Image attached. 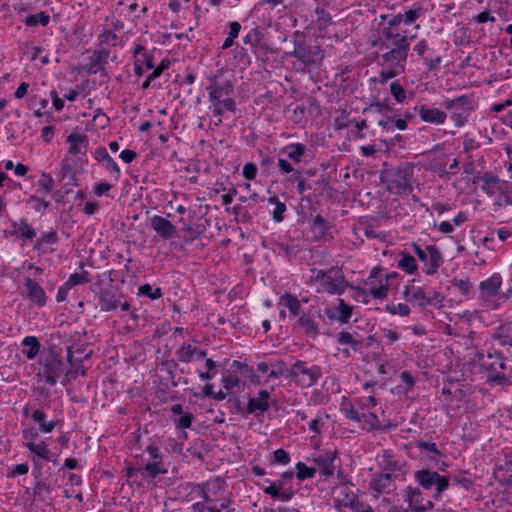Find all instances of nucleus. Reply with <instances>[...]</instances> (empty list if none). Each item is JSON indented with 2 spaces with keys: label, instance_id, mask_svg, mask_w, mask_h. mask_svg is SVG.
<instances>
[{
  "label": "nucleus",
  "instance_id": "473e14b6",
  "mask_svg": "<svg viewBox=\"0 0 512 512\" xmlns=\"http://www.w3.org/2000/svg\"><path fill=\"white\" fill-rule=\"evenodd\" d=\"M24 447L34 454L32 457H35L38 463H40L39 458L46 461H51V453L45 441H41L40 443L24 442Z\"/></svg>",
  "mask_w": 512,
  "mask_h": 512
},
{
  "label": "nucleus",
  "instance_id": "9d476101",
  "mask_svg": "<svg viewBox=\"0 0 512 512\" xmlns=\"http://www.w3.org/2000/svg\"><path fill=\"white\" fill-rule=\"evenodd\" d=\"M488 361L481 362V368L487 370L488 380L496 384H502L506 380L504 371L506 370L507 357L501 351L495 350L493 353L488 352Z\"/></svg>",
  "mask_w": 512,
  "mask_h": 512
},
{
  "label": "nucleus",
  "instance_id": "20e7f679",
  "mask_svg": "<svg viewBox=\"0 0 512 512\" xmlns=\"http://www.w3.org/2000/svg\"><path fill=\"white\" fill-rule=\"evenodd\" d=\"M442 106L450 113V119L456 128H461L468 121L470 114L475 110V102L472 94L460 95L453 99L445 98Z\"/></svg>",
  "mask_w": 512,
  "mask_h": 512
},
{
  "label": "nucleus",
  "instance_id": "e433bc0d",
  "mask_svg": "<svg viewBox=\"0 0 512 512\" xmlns=\"http://www.w3.org/2000/svg\"><path fill=\"white\" fill-rule=\"evenodd\" d=\"M22 345L27 347L22 353L27 357L28 360L34 359L40 352L41 344L36 336H26L22 340Z\"/></svg>",
  "mask_w": 512,
  "mask_h": 512
},
{
  "label": "nucleus",
  "instance_id": "6e6d98bb",
  "mask_svg": "<svg viewBox=\"0 0 512 512\" xmlns=\"http://www.w3.org/2000/svg\"><path fill=\"white\" fill-rule=\"evenodd\" d=\"M405 493H406L405 500L408 502V506L422 503L423 496H422V492L419 488L408 486L405 488Z\"/></svg>",
  "mask_w": 512,
  "mask_h": 512
},
{
  "label": "nucleus",
  "instance_id": "49530a36",
  "mask_svg": "<svg viewBox=\"0 0 512 512\" xmlns=\"http://www.w3.org/2000/svg\"><path fill=\"white\" fill-rule=\"evenodd\" d=\"M424 12V8L420 3H414L408 11L402 14L403 23L407 26L413 24L417 19H419Z\"/></svg>",
  "mask_w": 512,
  "mask_h": 512
},
{
  "label": "nucleus",
  "instance_id": "a19ab883",
  "mask_svg": "<svg viewBox=\"0 0 512 512\" xmlns=\"http://www.w3.org/2000/svg\"><path fill=\"white\" fill-rule=\"evenodd\" d=\"M336 342L339 345H349L354 352H358L362 348V342L353 337V335L345 330L337 334Z\"/></svg>",
  "mask_w": 512,
  "mask_h": 512
},
{
  "label": "nucleus",
  "instance_id": "4be33fe9",
  "mask_svg": "<svg viewBox=\"0 0 512 512\" xmlns=\"http://www.w3.org/2000/svg\"><path fill=\"white\" fill-rule=\"evenodd\" d=\"M151 228L165 240L176 236V227L169 220L159 215H154L151 218Z\"/></svg>",
  "mask_w": 512,
  "mask_h": 512
},
{
  "label": "nucleus",
  "instance_id": "864d4df0",
  "mask_svg": "<svg viewBox=\"0 0 512 512\" xmlns=\"http://www.w3.org/2000/svg\"><path fill=\"white\" fill-rule=\"evenodd\" d=\"M227 404L232 414H240L245 416V407L242 405L237 393H232L229 396Z\"/></svg>",
  "mask_w": 512,
  "mask_h": 512
},
{
  "label": "nucleus",
  "instance_id": "de8ad7c7",
  "mask_svg": "<svg viewBox=\"0 0 512 512\" xmlns=\"http://www.w3.org/2000/svg\"><path fill=\"white\" fill-rule=\"evenodd\" d=\"M197 351L196 346L184 343L177 351L176 356L179 362L189 363Z\"/></svg>",
  "mask_w": 512,
  "mask_h": 512
},
{
  "label": "nucleus",
  "instance_id": "a18cd8bd",
  "mask_svg": "<svg viewBox=\"0 0 512 512\" xmlns=\"http://www.w3.org/2000/svg\"><path fill=\"white\" fill-rule=\"evenodd\" d=\"M22 22L28 27H35L38 24L45 27L50 22V16L46 12L41 11L35 15H28L22 20Z\"/></svg>",
  "mask_w": 512,
  "mask_h": 512
},
{
  "label": "nucleus",
  "instance_id": "c85d7f7f",
  "mask_svg": "<svg viewBox=\"0 0 512 512\" xmlns=\"http://www.w3.org/2000/svg\"><path fill=\"white\" fill-rule=\"evenodd\" d=\"M66 141L70 143V147H69L70 154H73V155H77L80 153H82L84 155L86 154L88 144H89V139L86 134L71 133L67 137Z\"/></svg>",
  "mask_w": 512,
  "mask_h": 512
},
{
  "label": "nucleus",
  "instance_id": "f03ea898",
  "mask_svg": "<svg viewBox=\"0 0 512 512\" xmlns=\"http://www.w3.org/2000/svg\"><path fill=\"white\" fill-rule=\"evenodd\" d=\"M294 48L292 51L285 52L286 57L296 58L304 69H317L321 66L324 59V50L320 45L309 44L306 35L303 32L295 31L292 35Z\"/></svg>",
  "mask_w": 512,
  "mask_h": 512
},
{
  "label": "nucleus",
  "instance_id": "cd10ccee",
  "mask_svg": "<svg viewBox=\"0 0 512 512\" xmlns=\"http://www.w3.org/2000/svg\"><path fill=\"white\" fill-rule=\"evenodd\" d=\"M307 147L302 143H291L280 149L279 154L285 155L293 163H300L306 155Z\"/></svg>",
  "mask_w": 512,
  "mask_h": 512
},
{
  "label": "nucleus",
  "instance_id": "1a4fd4ad",
  "mask_svg": "<svg viewBox=\"0 0 512 512\" xmlns=\"http://www.w3.org/2000/svg\"><path fill=\"white\" fill-rule=\"evenodd\" d=\"M144 451L148 453L152 461L146 463L141 468V480H153L161 474L168 473V468L163 461L164 455L160 452L158 446L150 443L145 447Z\"/></svg>",
  "mask_w": 512,
  "mask_h": 512
},
{
  "label": "nucleus",
  "instance_id": "72a5a7b5",
  "mask_svg": "<svg viewBox=\"0 0 512 512\" xmlns=\"http://www.w3.org/2000/svg\"><path fill=\"white\" fill-rule=\"evenodd\" d=\"M31 418L34 423L39 425V431L41 433H51L56 427V423L53 420H47L46 414L41 409H36L31 413Z\"/></svg>",
  "mask_w": 512,
  "mask_h": 512
},
{
  "label": "nucleus",
  "instance_id": "bb28decb",
  "mask_svg": "<svg viewBox=\"0 0 512 512\" xmlns=\"http://www.w3.org/2000/svg\"><path fill=\"white\" fill-rule=\"evenodd\" d=\"M99 305L101 311L105 312L114 311L117 309L119 300L117 298V292L114 287L110 286L105 288V290L100 293Z\"/></svg>",
  "mask_w": 512,
  "mask_h": 512
},
{
  "label": "nucleus",
  "instance_id": "6e6552de",
  "mask_svg": "<svg viewBox=\"0 0 512 512\" xmlns=\"http://www.w3.org/2000/svg\"><path fill=\"white\" fill-rule=\"evenodd\" d=\"M322 377V368L318 365L307 367V363L297 360L290 367V379L297 385L309 388Z\"/></svg>",
  "mask_w": 512,
  "mask_h": 512
},
{
  "label": "nucleus",
  "instance_id": "0eeeda50",
  "mask_svg": "<svg viewBox=\"0 0 512 512\" xmlns=\"http://www.w3.org/2000/svg\"><path fill=\"white\" fill-rule=\"evenodd\" d=\"M414 480L425 490H429L435 486V493L432 498L436 501L441 500L443 492L450 486L449 477L425 468L414 472Z\"/></svg>",
  "mask_w": 512,
  "mask_h": 512
},
{
  "label": "nucleus",
  "instance_id": "6ab92c4d",
  "mask_svg": "<svg viewBox=\"0 0 512 512\" xmlns=\"http://www.w3.org/2000/svg\"><path fill=\"white\" fill-rule=\"evenodd\" d=\"M377 63L383 67V69L380 71L379 77L371 78V81L374 83H380L384 85L388 80L395 78L405 72V67L394 64L392 62H387L383 59L378 58Z\"/></svg>",
  "mask_w": 512,
  "mask_h": 512
},
{
  "label": "nucleus",
  "instance_id": "13d9d810",
  "mask_svg": "<svg viewBox=\"0 0 512 512\" xmlns=\"http://www.w3.org/2000/svg\"><path fill=\"white\" fill-rule=\"evenodd\" d=\"M451 283L463 296L472 297L473 287L468 279L453 278Z\"/></svg>",
  "mask_w": 512,
  "mask_h": 512
},
{
  "label": "nucleus",
  "instance_id": "a878e982",
  "mask_svg": "<svg viewBox=\"0 0 512 512\" xmlns=\"http://www.w3.org/2000/svg\"><path fill=\"white\" fill-rule=\"evenodd\" d=\"M275 245L279 250L278 255H281L287 261L297 258L301 252L300 245L291 237L287 241L276 242Z\"/></svg>",
  "mask_w": 512,
  "mask_h": 512
},
{
  "label": "nucleus",
  "instance_id": "412c9836",
  "mask_svg": "<svg viewBox=\"0 0 512 512\" xmlns=\"http://www.w3.org/2000/svg\"><path fill=\"white\" fill-rule=\"evenodd\" d=\"M31 461L33 462L32 475L34 476L33 495L43 501L44 498L42 497V494L44 492L50 493L52 491V487L41 478V463H38L35 457H31Z\"/></svg>",
  "mask_w": 512,
  "mask_h": 512
},
{
  "label": "nucleus",
  "instance_id": "423d86ee",
  "mask_svg": "<svg viewBox=\"0 0 512 512\" xmlns=\"http://www.w3.org/2000/svg\"><path fill=\"white\" fill-rule=\"evenodd\" d=\"M39 364L42 368L44 380L50 386H54L64 371V363L59 352L54 348L44 350L39 357Z\"/></svg>",
  "mask_w": 512,
  "mask_h": 512
},
{
  "label": "nucleus",
  "instance_id": "0e129e2a",
  "mask_svg": "<svg viewBox=\"0 0 512 512\" xmlns=\"http://www.w3.org/2000/svg\"><path fill=\"white\" fill-rule=\"evenodd\" d=\"M389 289L390 285L386 282L385 284L371 287L368 293L371 294L374 299L383 300L388 296Z\"/></svg>",
  "mask_w": 512,
  "mask_h": 512
},
{
  "label": "nucleus",
  "instance_id": "f8f14e48",
  "mask_svg": "<svg viewBox=\"0 0 512 512\" xmlns=\"http://www.w3.org/2000/svg\"><path fill=\"white\" fill-rule=\"evenodd\" d=\"M315 317L322 318L319 311L314 313H311V311L303 312L293 325V330L315 340L320 334V326Z\"/></svg>",
  "mask_w": 512,
  "mask_h": 512
},
{
  "label": "nucleus",
  "instance_id": "4d7b16f0",
  "mask_svg": "<svg viewBox=\"0 0 512 512\" xmlns=\"http://www.w3.org/2000/svg\"><path fill=\"white\" fill-rule=\"evenodd\" d=\"M468 471H463L459 475H452L450 480H452V484L459 485L460 487L464 488L465 490H470L474 484V481L467 477Z\"/></svg>",
  "mask_w": 512,
  "mask_h": 512
},
{
  "label": "nucleus",
  "instance_id": "8fccbe9b",
  "mask_svg": "<svg viewBox=\"0 0 512 512\" xmlns=\"http://www.w3.org/2000/svg\"><path fill=\"white\" fill-rule=\"evenodd\" d=\"M312 226L318 230L319 237H325L331 229L330 222L320 214L313 217Z\"/></svg>",
  "mask_w": 512,
  "mask_h": 512
},
{
  "label": "nucleus",
  "instance_id": "338daca9",
  "mask_svg": "<svg viewBox=\"0 0 512 512\" xmlns=\"http://www.w3.org/2000/svg\"><path fill=\"white\" fill-rule=\"evenodd\" d=\"M340 410L347 419L352 421L359 420V412L354 408L351 402L342 403Z\"/></svg>",
  "mask_w": 512,
  "mask_h": 512
},
{
  "label": "nucleus",
  "instance_id": "680f3d73",
  "mask_svg": "<svg viewBox=\"0 0 512 512\" xmlns=\"http://www.w3.org/2000/svg\"><path fill=\"white\" fill-rule=\"evenodd\" d=\"M390 93L398 103H402L406 99V91L398 81L390 84Z\"/></svg>",
  "mask_w": 512,
  "mask_h": 512
},
{
  "label": "nucleus",
  "instance_id": "09e8293b",
  "mask_svg": "<svg viewBox=\"0 0 512 512\" xmlns=\"http://www.w3.org/2000/svg\"><path fill=\"white\" fill-rule=\"evenodd\" d=\"M59 241L57 232L51 229L48 232H44L40 237L35 238L34 249L41 248L45 244H56Z\"/></svg>",
  "mask_w": 512,
  "mask_h": 512
},
{
  "label": "nucleus",
  "instance_id": "9b49d317",
  "mask_svg": "<svg viewBox=\"0 0 512 512\" xmlns=\"http://www.w3.org/2000/svg\"><path fill=\"white\" fill-rule=\"evenodd\" d=\"M413 250L420 261L424 262V272L426 275H434L443 263V256L435 245H427L422 249L418 244H412Z\"/></svg>",
  "mask_w": 512,
  "mask_h": 512
},
{
  "label": "nucleus",
  "instance_id": "5fc2aeb1",
  "mask_svg": "<svg viewBox=\"0 0 512 512\" xmlns=\"http://www.w3.org/2000/svg\"><path fill=\"white\" fill-rule=\"evenodd\" d=\"M249 208H252L250 205L243 206L241 204H236L232 208V212L236 217H240L243 222L251 221L254 215H256L255 211L251 213Z\"/></svg>",
  "mask_w": 512,
  "mask_h": 512
},
{
  "label": "nucleus",
  "instance_id": "aec40b11",
  "mask_svg": "<svg viewBox=\"0 0 512 512\" xmlns=\"http://www.w3.org/2000/svg\"><path fill=\"white\" fill-rule=\"evenodd\" d=\"M414 110L418 112L420 119L426 123L440 125L444 124L447 119L446 112L438 108L421 105L416 106Z\"/></svg>",
  "mask_w": 512,
  "mask_h": 512
},
{
  "label": "nucleus",
  "instance_id": "ea45409f",
  "mask_svg": "<svg viewBox=\"0 0 512 512\" xmlns=\"http://www.w3.org/2000/svg\"><path fill=\"white\" fill-rule=\"evenodd\" d=\"M269 204H274L275 207L271 212L272 219L275 223H280L285 219V212L287 211L286 204L281 202L277 196H271L267 199Z\"/></svg>",
  "mask_w": 512,
  "mask_h": 512
},
{
  "label": "nucleus",
  "instance_id": "bf43d9fd",
  "mask_svg": "<svg viewBox=\"0 0 512 512\" xmlns=\"http://www.w3.org/2000/svg\"><path fill=\"white\" fill-rule=\"evenodd\" d=\"M385 311L392 315L408 316L410 314V308L407 304L403 303H388L385 306Z\"/></svg>",
  "mask_w": 512,
  "mask_h": 512
},
{
  "label": "nucleus",
  "instance_id": "393cba45",
  "mask_svg": "<svg viewBox=\"0 0 512 512\" xmlns=\"http://www.w3.org/2000/svg\"><path fill=\"white\" fill-rule=\"evenodd\" d=\"M109 51L107 49H100L93 52V55L90 57V62L88 64L87 71L90 74H96L98 72L101 75H107L104 67L108 63Z\"/></svg>",
  "mask_w": 512,
  "mask_h": 512
},
{
  "label": "nucleus",
  "instance_id": "b1692460",
  "mask_svg": "<svg viewBox=\"0 0 512 512\" xmlns=\"http://www.w3.org/2000/svg\"><path fill=\"white\" fill-rule=\"evenodd\" d=\"M495 470L501 474L499 481L512 487V450L506 451L495 466Z\"/></svg>",
  "mask_w": 512,
  "mask_h": 512
},
{
  "label": "nucleus",
  "instance_id": "f704fd0d",
  "mask_svg": "<svg viewBox=\"0 0 512 512\" xmlns=\"http://www.w3.org/2000/svg\"><path fill=\"white\" fill-rule=\"evenodd\" d=\"M209 81H210V85L207 87L209 89H211L212 91H215L216 94H218L221 97L229 96L234 91V85L231 80L219 82L217 80V76H214V77L209 78Z\"/></svg>",
  "mask_w": 512,
  "mask_h": 512
},
{
  "label": "nucleus",
  "instance_id": "c9c22d12",
  "mask_svg": "<svg viewBox=\"0 0 512 512\" xmlns=\"http://www.w3.org/2000/svg\"><path fill=\"white\" fill-rule=\"evenodd\" d=\"M278 304L288 308L289 312L293 316L299 317L302 314L300 301L298 300V298L295 295H293L291 293L283 294L280 297Z\"/></svg>",
  "mask_w": 512,
  "mask_h": 512
},
{
  "label": "nucleus",
  "instance_id": "69168bd1",
  "mask_svg": "<svg viewBox=\"0 0 512 512\" xmlns=\"http://www.w3.org/2000/svg\"><path fill=\"white\" fill-rule=\"evenodd\" d=\"M362 428L368 432L378 430L381 428V422L375 413L370 412L367 414V420H365V424H363Z\"/></svg>",
  "mask_w": 512,
  "mask_h": 512
},
{
  "label": "nucleus",
  "instance_id": "58836bf2",
  "mask_svg": "<svg viewBox=\"0 0 512 512\" xmlns=\"http://www.w3.org/2000/svg\"><path fill=\"white\" fill-rule=\"evenodd\" d=\"M383 473H389L395 479H403L406 472L398 460H389L386 464H380Z\"/></svg>",
  "mask_w": 512,
  "mask_h": 512
},
{
  "label": "nucleus",
  "instance_id": "2eb2a0df",
  "mask_svg": "<svg viewBox=\"0 0 512 512\" xmlns=\"http://www.w3.org/2000/svg\"><path fill=\"white\" fill-rule=\"evenodd\" d=\"M25 290L22 295L27 297L37 307L42 308L47 303V296L44 289L34 279L25 278Z\"/></svg>",
  "mask_w": 512,
  "mask_h": 512
},
{
  "label": "nucleus",
  "instance_id": "7c9ffc66",
  "mask_svg": "<svg viewBox=\"0 0 512 512\" xmlns=\"http://www.w3.org/2000/svg\"><path fill=\"white\" fill-rule=\"evenodd\" d=\"M478 180L483 183L481 185V190L488 195H492L495 191H498V187L503 182L497 175L491 172H485L483 175L478 177Z\"/></svg>",
  "mask_w": 512,
  "mask_h": 512
},
{
  "label": "nucleus",
  "instance_id": "4468645a",
  "mask_svg": "<svg viewBox=\"0 0 512 512\" xmlns=\"http://www.w3.org/2000/svg\"><path fill=\"white\" fill-rule=\"evenodd\" d=\"M10 225L11 229L3 231L5 237L14 236L23 242L33 241L36 238V230L28 224L26 219L13 220Z\"/></svg>",
  "mask_w": 512,
  "mask_h": 512
},
{
  "label": "nucleus",
  "instance_id": "052dcab7",
  "mask_svg": "<svg viewBox=\"0 0 512 512\" xmlns=\"http://www.w3.org/2000/svg\"><path fill=\"white\" fill-rule=\"evenodd\" d=\"M37 186L42 188L45 194L51 193L53 192L54 179L49 173L42 172L40 179L37 181Z\"/></svg>",
  "mask_w": 512,
  "mask_h": 512
},
{
  "label": "nucleus",
  "instance_id": "dca6fc26",
  "mask_svg": "<svg viewBox=\"0 0 512 512\" xmlns=\"http://www.w3.org/2000/svg\"><path fill=\"white\" fill-rule=\"evenodd\" d=\"M258 397H250L245 406V415L256 414L262 415L269 410L270 393L267 390H259Z\"/></svg>",
  "mask_w": 512,
  "mask_h": 512
},
{
  "label": "nucleus",
  "instance_id": "c756f323",
  "mask_svg": "<svg viewBox=\"0 0 512 512\" xmlns=\"http://www.w3.org/2000/svg\"><path fill=\"white\" fill-rule=\"evenodd\" d=\"M396 480L389 473H375L370 480L369 487L378 494L384 493L391 483Z\"/></svg>",
  "mask_w": 512,
  "mask_h": 512
},
{
  "label": "nucleus",
  "instance_id": "f257e3e1",
  "mask_svg": "<svg viewBox=\"0 0 512 512\" xmlns=\"http://www.w3.org/2000/svg\"><path fill=\"white\" fill-rule=\"evenodd\" d=\"M410 39L407 35L395 31L380 30L379 38L373 42L381 52L379 59L405 67L410 51Z\"/></svg>",
  "mask_w": 512,
  "mask_h": 512
},
{
  "label": "nucleus",
  "instance_id": "39448f33",
  "mask_svg": "<svg viewBox=\"0 0 512 512\" xmlns=\"http://www.w3.org/2000/svg\"><path fill=\"white\" fill-rule=\"evenodd\" d=\"M267 34L265 28L255 26L242 38L243 43L250 46L256 59L261 62H266L269 55L275 52V49L269 44Z\"/></svg>",
  "mask_w": 512,
  "mask_h": 512
},
{
  "label": "nucleus",
  "instance_id": "5701e85b",
  "mask_svg": "<svg viewBox=\"0 0 512 512\" xmlns=\"http://www.w3.org/2000/svg\"><path fill=\"white\" fill-rule=\"evenodd\" d=\"M93 155L96 161L103 162L105 164V168L113 174L114 179L118 181L121 176L120 168L115 160L109 155L107 149L104 146H98Z\"/></svg>",
  "mask_w": 512,
  "mask_h": 512
},
{
  "label": "nucleus",
  "instance_id": "4c0bfd02",
  "mask_svg": "<svg viewBox=\"0 0 512 512\" xmlns=\"http://www.w3.org/2000/svg\"><path fill=\"white\" fill-rule=\"evenodd\" d=\"M400 255L401 259L398 261L397 267L409 275H414L418 270L416 259L406 251H402Z\"/></svg>",
  "mask_w": 512,
  "mask_h": 512
},
{
  "label": "nucleus",
  "instance_id": "a211bd4d",
  "mask_svg": "<svg viewBox=\"0 0 512 512\" xmlns=\"http://www.w3.org/2000/svg\"><path fill=\"white\" fill-rule=\"evenodd\" d=\"M336 277L329 276L324 283L320 286L318 291L325 292L331 295H342L349 282L345 280V276L341 270L335 271Z\"/></svg>",
  "mask_w": 512,
  "mask_h": 512
},
{
  "label": "nucleus",
  "instance_id": "7ed1b4c3",
  "mask_svg": "<svg viewBox=\"0 0 512 512\" xmlns=\"http://www.w3.org/2000/svg\"><path fill=\"white\" fill-rule=\"evenodd\" d=\"M414 164L405 162L397 167L385 169L380 173V180L385 183L388 191L398 195H408L413 191Z\"/></svg>",
  "mask_w": 512,
  "mask_h": 512
},
{
  "label": "nucleus",
  "instance_id": "37998d69",
  "mask_svg": "<svg viewBox=\"0 0 512 512\" xmlns=\"http://www.w3.org/2000/svg\"><path fill=\"white\" fill-rule=\"evenodd\" d=\"M180 222L183 224V230L185 232V241L193 242L198 239L204 232V226L197 225L196 228H193L190 223H187L184 218L180 219Z\"/></svg>",
  "mask_w": 512,
  "mask_h": 512
},
{
  "label": "nucleus",
  "instance_id": "3c124183",
  "mask_svg": "<svg viewBox=\"0 0 512 512\" xmlns=\"http://www.w3.org/2000/svg\"><path fill=\"white\" fill-rule=\"evenodd\" d=\"M296 473L295 476L298 480L304 481L306 479H311L315 476L316 469L313 467H308L304 462H297L295 465Z\"/></svg>",
  "mask_w": 512,
  "mask_h": 512
},
{
  "label": "nucleus",
  "instance_id": "774afa93",
  "mask_svg": "<svg viewBox=\"0 0 512 512\" xmlns=\"http://www.w3.org/2000/svg\"><path fill=\"white\" fill-rule=\"evenodd\" d=\"M193 420V414L190 412H185L175 421V426L177 429H187L191 427Z\"/></svg>",
  "mask_w": 512,
  "mask_h": 512
},
{
  "label": "nucleus",
  "instance_id": "603ef678",
  "mask_svg": "<svg viewBox=\"0 0 512 512\" xmlns=\"http://www.w3.org/2000/svg\"><path fill=\"white\" fill-rule=\"evenodd\" d=\"M138 295L146 296L152 300H156L163 296V292L161 288H153L150 284L146 283L138 288Z\"/></svg>",
  "mask_w": 512,
  "mask_h": 512
},
{
  "label": "nucleus",
  "instance_id": "2f4dec72",
  "mask_svg": "<svg viewBox=\"0 0 512 512\" xmlns=\"http://www.w3.org/2000/svg\"><path fill=\"white\" fill-rule=\"evenodd\" d=\"M403 297L407 302L418 301L421 308L426 307L427 295L421 287L406 285L403 291Z\"/></svg>",
  "mask_w": 512,
  "mask_h": 512
},
{
  "label": "nucleus",
  "instance_id": "c03bdc74",
  "mask_svg": "<svg viewBox=\"0 0 512 512\" xmlns=\"http://www.w3.org/2000/svg\"><path fill=\"white\" fill-rule=\"evenodd\" d=\"M338 305L335 307V310L339 312L337 315V321L341 324L349 323L350 318L352 317L353 308L348 305L343 299L339 298Z\"/></svg>",
  "mask_w": 512,
  "mask_h": 512
},
{
  "label": "nucleus",
  "instance_id": "79ce46f5",
  "mask_svg": "<svg viewBox=\"0 0 512 512\" xmlns=\"http://www.w3.org/2000/svg\"><path fill=\"white\" fill-rule=\"evenodd\" d=\"M375 112L381 114L384 118H391L392 115H396L398 110L394 109L390 104V99L387 98L384 101H374L370 105Z\"/></svg>",
  "mask_w": 512,
  "mask_h": 512
},
{
  "label": "nucleus",
  "instance_id": "e2e57ef3",
  "mask_svg": "<svg viewBox=\"0 0 512 512\" xmlns=\"http://www.w3.org/2000/svg\"><path fill=\"white\" fill-rule=\"evenodd\" d=\"M347 287L354 291L352 294V298L355 301L362 302L363 304L369 303V298H368L369 293L366 289L361 288L359 286H354L350 283H349V285H347Z\"/></svg>",
  "mask_w": 512,
  "mask_h": 512
},
{
  "label": "nucleus",
  "instance_id": "f3484780",
  "mask_svg": "<svg viewBox=\"0 0 512 512\" xmlns=\"http://www.w3.org/2000/svg\"><path fill=\"white\" fill-rule=\"evenodd\" d=\"M338 455L339 452L335 449L334 451H327L312 458V461L320 468L321 476L328 478L334 475V461L338 458Z\"/></svg>",
  "mask_w": 512,
  "mask_h": 512
},
{
  "label": "nucleus",
  "instance_id": "ddd939ff",
  "mask_svg": "<svg viewBox=\"0 0 512 512\" xmlns=\"http://www.w3.org/2000/svg\"><path fill=\"white\" fill-rule=\"evenodd\" d=\"M501 284L502 278L498 273H494L488 279L481 281L478 286L480 298L488 300L489 298L498 296L500 300L505 301L508 296L499 292Z\"/></svg>",
  "mask_w": 512,
  "mask_h": 512
}]
</instances>
